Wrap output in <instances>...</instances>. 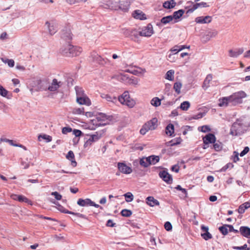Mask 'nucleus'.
<instances>
[{
  "mask_svg": "<svg viewBox=\"0 0 250 250\" xmlns=\"http://www.w3.org/2000/svg\"><path fill=\"white\" fill-rule=\"evenodd\" d=\"M247 95L244 91H239L233 93L229 96L223 97L219 100L218 105L220 107H227L229 105H236L242 104L243 99Z\"/></svg>",
  "mask_w": 250,
  "mask_h": 250,
  "instance_id": "1",
  "label": "nucleus"
},
{
  "mask_svg": "<svg viewBox=\"0 0 250 250\" xmlns=\"http://www.w3.org/2000/svg\"><path fill=\"white\" fill-rule=\"evenodd\" d=\"M82 51V49L80 47L73 46L68 43L61 49V52L63 55L71 57L79 56Z\"/></svg>",
  "mask_w": 250,
  "mask_h": 250,
  "instance_id": "2",
  "label": "nucleus"
},
{
  "mask_svg": "<svg viewBox=\"0 0 250 250\" xmlns=\"http://www.w3.org/2000/svg\"><path fill=\"white\" fill-rule=\"evenodd\" d=\"M112 119L113 117L111 116L107 115L103 113H99L97 114L96 119H93L91 122L96 126H99L109 124Z\"/></svg>",
  "mask_w": 250,
  "mask_h": 250,
  "instance_id": "3",
  "label": "nucleus"
},
{
  "mask_svg": "<svg viewBox=\"0 0 250 250\" xmlns=\"http://www.w3.org/2000/svg\"><path fill=\"white\" fill-rule=\"evenodd\" d=\"M119 101L121 104H125L129 107L132 108L135 105V101L131 99L127 91H125L123 94L119 97Z\"/></svg>",
  "mask_w": 250,
  "mask_h": 250,
  "instance_id": "4",
  "label": "nucleus"
},
{
  "mask_svg": "<svg viewBox=\"0 0 250 250\" xmlns=\"http://www.w3.org/2000/svg\"><path fill=\"white\" fill-rule=\"evenodd\" d=\"M157 122L158 120L156 118H154L147 122L140 129V133L145 135L148 131L155 129L157 126Z\"/></svg>",
  "mask_w": 250,
  "mask_h": 250,
  "instance_id": "5",
  "label": "nucleus"
},
{
  "mask_svg": "<svg viewBox=\"0 0 250 250\" xmlns=\"http://www.w3.org/2000/svg\"><path fill=\"white\" fill-rule=\"evenodd\" d=\"M63 83L59 81L57 79H53L52 81L48 83L47 87L43 88L44 90H48L52 93H56L58 89L62 86Z\"/></svg>",
  "mask_w": 250,
  "mask_h": 250,
  "instance_id": "6",
  "label": "nucleus"
},
{
  "mask_svg": "<svg viewBox=\"0 0 250 250\" xmlns=\"http://www.w3.org/2000/svg\"><path fill=\"white\" fill-rule=\"evenodd\" d=\"M244 132V125L241 121L237 120L233 123L231 129L230 134L232 135H240Z\"/></svg>",
  "mask_w": 250,
  "mask_h": 250,
  "instance_id": "7",
  "label": "nucleus"
},
{
  "mask_svg": "<svg viewBox=\"0 0 250 250\" xmlns=\"http://www.w3.org/2000/svg\"><path fill=\"white\" fill-rule=\"evenodd\" d=\"M187 4H188L186 8H189L188 10L187 11V13H190L193 12L196 9L199 8H203V7H208V5L207 4L206 2H201L199 3H196L195 4L193 3V2L189 1L187 2Z\"/></svg>",
  "mask_w": 250,
  "mask_h": 250,
  "instance_id": "8",
  "label": "nucleus"
},
{
  "mask_svg": "<svg viewBox=\"0 0 250 250\" xmlns=\"http://www.w3.org/2000/svg\"><path fill=\"white\" fill-rule=\"evenodd\" d=\"M77 203L79 206L81 207H84L93 206L95 208H100L101 209L103 208L102 207H100L99 205L96 204L89 198H86L84 199L80 198L78 200Z\"/></svg>",
  "mask_w": 250,
  "mask_h": 250,
  "instance_id": "9",
  "label": "nucleus"
},
{
  "mask_svg": "<svg viewBox=\"0 0 250 250\" xmlns=\"http://www.w3.org/2000/svg\"><path fill=\"white\" fill-rule=\"evenodd\" d=\"M138 33L141 36L150 37L153 34L152 25L151 24H147L146 26L144 27Z\"/></svg>",
  "mask_w": 250,
  "mask_h": 250,
  "instance_id": "10",
  "label": "nucleus"
},
{
  "mask_svg": "<svg viewBox=\"0 0 250 250\" xmlns=\"http://www.w3.org/2000/svg\"><path fill=\"white\" fill-rule=\"evenodd\" d=\"M117 166L119 171L122 173L128 174L132 171L131 168L127 166L125 163H118Z\"/></svg>",
  "mask_w": 250,
  "mask_h": 250,
  "instance_id": "11",
  "label": "nucleus"
},
{
  "mask_svg": "<svg viewBox=\"0 0 250 250\" xmlns=\"http://www.w3.org/2000/svg\"><path fill=\"white\" fill-rule=\"evenodd\" d=\"M104 131L97 132L94 134L91 135L86 142V144L91 145L92 143L99 140L103 136Z\"/></svg>",
  "mask_w": 250,
  "mask_h": 250,
  "instance_id": "12",
  "label": "nucleus"
},
{
  "mask_svg": "<svg viewBox=\"0 0 250 250\" xmlns=\"http://www.w3.org/2000/svg\"><path fill=\"white\" fill-rule=\"evenodd\" d=\"M90 58L92 61L101 65H104L106 61L103 59L96 52H92L91 54Z\"/></svg>",
  "mask_w": 250,
  "mask_h": 250,
  "instance_id": "13",
  "label": "nucleus"
},
{
  "mask_svg": "<svg viewBox=\"0 0 250 250\" xmlns=\"http://www.w3.org/2000/svg\"><path fill=\"white\" fill-rule=\"evenodd\" d=\"M160 177L167 184H171L172 182V178L171 175H170L167 171L163 170L160 172Z\"/></svg>",
  "mask_w": 250,
  "mask_h": 250,
  "instance_id": "14",
  "label": "nucleus"
},
{
  "mask_svg": "<svg viewBox=\"0 0 250 250\" xmlns=\"http://www.w3.org/2000/svg\"><path fill=\"white\" fill-rule=\"evenodd\" d=\"M211 20L212 17L211 16H201L197 17L195 20V21L197 23L204 24L210 23L211 21Z\"/></svg>",
  "mask_w": 250,
  "mask_h": 250,
  "instance_id": "15",
  "label": "nucleus"
},
{
  "mask_svg": "<svg viewBox=\"0 0 250 250\" xmlns=\"http://www.w3.org/2000/svg\"><path fill=\"white\" fill-rule=\"evenodd\" d=\"M77 101L80 104H85L87 105L91 104L90 100L85 95L77 97Z\"/></svg>",
  "mask_w": 250,
  "mask_h": 250,
  "instance_id": "16",
  "label": "nucleus"
},
{
  "mask_svg": "<svg viewBox=\"0 0 250 250\" xmlns=\"http://www.w3.org/2000/svg\"><path fill=\"white\" fill-rule=\"evenodd\" d=\"M203 142L205 144H208L215 143L216 138L214 134L209 133L206 135L203 138Z\"/></svg>",
  "mask_w": 250,
  "mask_h": 250,
  "instance_id": "17",
  "label": "nucleus"
},
{
  "mask_svg": "<svg viewBox=\"0 0 250 250\" xmlns=\"http://www.w3.org/2000/svg\"><path fill=\"white\" fill-rule=\"evenodd\" d=\"M185 11L183 9H180L177 11H175L172 15H171L173 21V23H175L178 21V20L184 14Z\"/></svg>",
  "mask_w": 250,
  "mask_h": 250,
  "instance_id": "18",
  "label": "nucleus"
},
{
  "mask_svg": "<svg viewBox=\"0 0 250 250\" xmlns=\"http://www.w3.org/2000/svg\"><path fill=\"white\" fill-rule=\"evenodd\" d=\"M45 24L47 25L48 32L50 35H53L57 32V26L56 23L47 21Z\"/></svg>",
  "mask_w": 250,
  "mask_h": 250,
  "instance_id": "19",
  "label": "nucleus"
},
{
  "mask_svg": "<svg viewBox=\"0 0 250 250\" xmlns=\"http://www.w3.org/2000/svg\"><path fill=\"white\" fill-rule=\"evenodd\" d=\"M239 232L241 235L247 238H250V228L246 226L240 228Z\"/></svg>",
  "mask_w": 250,
  "mask_h": 250,
  "instance_id": "20",
  "label": "nucleus"
},
{
  "mask_svg": "<svg viewBox=\"0 0 250 250\" xmlns=\"http://www.w3.org/2000/svg\"><path fill=\"white\" fill-rule=\"evenodd\" d=\"M201 229L205 232V233H202L201 236L202 237L206 240H208L212 238L211 234L208 231V227H206L205 226H201Z\"/></svg>",
  "mask_w": 250,
  "mask_h": 250,
  "instance_id": "21",
  "label": "nucleus"
},
{
  "mask_svg": "<svg viewBox=\"0 0 250 250\" xmlns=\"http://www.w3.org/2000/svg\"><path fill=\"white\" fill-rule=\"evenodd\" d=\"M129 5L130 2L127 0H125L119 1V5L118 6L120 10L126 12L128 10Z\"/></svg>",
  "mask_w": 250,
  "mask_h": 250,
  "instance_id": "22",
  "label": "nucleus"
},
{
  "mask_svg": "<svg viewBox=\"0 0 250 250\" xmlns=\"http://www.w3.org/2000/svg\"><path fill=\"white\" fill-rule=\"evenodd\" d=\"M212 80V75L211 74H208L205 78L203 84V88L204 89H207L210 86V83Z\"/></svg>",
  "mask_w": 250,
  "mask_h": 250,
  "instance_id": "23",
  "label": "nucleus"
},
{
  "mask_svg": "<svg viewBox=\"0 0 250 250\" xmlns=\"http://www.w3.org/2000/svg\"><path fill=\"white\" fill-rule=\"evenodd\" d=\"M146 203L151 207L157 206L159 205V202L158 200L154 199L153 197L149 196L146 198Z\"/></svg>",
  "mask_w": 250,
  "mask_h": 250,
  "instance_id": "24",
  "label": "nucleus"
},
{
  "mask_svg": "<svg viewBox=\"0 0 250 250\" xmlns=\"http://www.w3.org/2000/svg\"><path fill=\"white\" fill-rule=\"evenodd\" d=\"M133 16L134 18L139 20L146 19V15L140 10H136L133 13Z\"/></svg>",
  "mask_w": 250,
  "mask_h": 250,
  "instance_id": "25",
  "label": "nucleus"
},
{
  "mask_svg": "<svg viewBox=\"0 0 250 250\" xmlns=\"http://www.w3.org/2000/svg\"><path fill=\"white\" fill-rule=\"evenodd\" d=\"M66 158L71 161V165L73 167H75L77 166V162L74 159V154L72 151L70 150L69 151L67 154L66 155Z\"/></svg>",
  "mask_w": 250,
  "mask_h": 250,
  "instance_id": "26",
  "label": "nucleus"
},
{
  "mask_svg": "<svg viewBox=\"0 0 250 250\" xmlns=\"http://www.w3.org/2000/svg\"><path fill=\"white\" fill-rule=\"evenodd\" d=\"M176 4V3L174 0H170L169 1H166L163 3V7L166 9H171L174 8Z\"/></svg>",
  "mask_w": 250,
  "mask_h": 250,
  "instance_id": "27",
  "label": "nucleus"
},
{
  "mask_svg": "<svg viewBox=\"0 0 250 250\" xmlns=\"http://www.w3.org/2000/svg\"><path fill=\"white\" fill-rule=\"evenodd\" d=\"M149 165H154L160 160V157L157 155H151L148 157Z\"/></svg>",
  "mask_w": 250,
  "mask_h": 250,
  "instance_id": "28",
  "label": "nucleus"
},
{
  "mask_svg": "<svg viewBox=\"0 0 250 250\" xmlns=\"http://www.w3.org/2000/svg\"><path fill=\"white\" fill-rule=\"evenodd\" d=\"M243 52V49L242 48H239L235 51L232 50H230L229 51V55L231 57H237L239 55L242 54Z\"/></svg>",
  "mask_w": 250,
  "mask_h": 250,
  "instance_id": "29",
  "label": "nucleus"
},
{
  "mask_svg": "<svg viewBox=\"0 0 250 250\" xmlns=\"http://www.w3.org/2000/svg\"><path fill=\"white\" fill-rule=\"evenodd\" d=\"M174 70L172 69H170L167 71L165 76V78L166 80H167L170 81H172L174 80Z\"/></svg>",
  "mask_w": 250,
  "mask_h": 250,
  "instance_id": "30",
  "label": "nucleus"
},
{
  "mask_svg": "<svg viewBox=\"0 0 250 250\" xmlns=\"http://www.w3.org/2000/svg\"><path fill=\"white\" fill-rule=\"evenodd\" d=\"M148 157H144L140 159L139 164L144 167H147L149 165Z\"/></svg>",
  "mask_w": 250,
  "mask_h": 250,
  "instance_id": "31",
  "label": "nucleus"
},
{
  "mask_svg": "<svg viewBox=\"0 0 250 250\" xmlns=\"http://www.w3.org/2000/svg\"><path fill=\"white\" fill-rule=\"evenodd\" d=\"M218 34L217 31L213 30L209 31L208 34L204 37L206 38V42L209 41L210 38L216 37Z\"/></svg>",
  "mask_w": 250,
  "mask_h": 250,
  "instance_id": "32",
  "label": "nucleus"
},
{
  "mask_svg": "<svg viewBox=\"0 0 250 250\" xmlns=\"http://www.w3.org/2000/svg\"><path fill=\"white\" fill-rule=\"evenodd\" d=\"M161 23L164 24H166L167 23H171L173 24V21L171 16H167L166 17H164L161 20Z\"/></svg>",
  "mask_w": 250,
  "mask_h": 250,
  "instance_id": "33",
  "label": "nucleus"
},
{
  "mask_svg": "<svg viewBox=\"0 0 250 250\" xmlns=\"http://www.w3.org/2000/svg\"><path fill=\"white\" fill-rule=\"evenodd\" d=\"M182 87V83L180 82H177L174 83L173 89L177 94L181 93V89Z\"/></svg>",
  "mask_w": 250,
  "mask_h": 250,
  "instance_id": "34",
  "label": "nucleus"
},
{
  "mask_svg": "<svg viewBox=\"0 0 250 250\" xmlns=\"http://www.w3.org/2000/svg\"><path fill=\"white\" fill-rule=\"evenodd\" d=\"M1 60L4 63H7L10 67H13L15 65V62L13 59L1 58Z\"/></svg>",
  "mask_w": 250,
  "mask_h": 250,
  "instance_id": "35",
  "label": "nucleus"
},
{
  "mask_svg": "<svg viewBox=\"0 0 250 250\" xmlns=\"http://www.w3.org/2000/svg\"><path fill=\"white\" fill-rule=\"evenodd\" d=\"M166 133L167 135L171 136L174 133V126L170 124L167 125L166 128Z\"/></svg>",
  "mask_w": 250,
  "mask_h": 250,
  "instance_id": "36",
  "label": "nucleus"
},
{
  "mask_svg": "<svg viewBox=\"0 0 250 250\" xmlns=\"http://www.w3.org/2000/svg\"><path fill=\"white\" fill-rule=\"evenodd\" d=\"M62 37L66 39L70 40L72 38V34L69 30H67L65 31H63L62 33Z\"/></svg>",
  "mask_w": 250,
  "mask_h": 250,
  "instance_id": "37",
  "label": "nucleus"
},
{
  "mask_svg": "<svg viewBox=\"0 0 250 250\" xmlns=\"http://www.w3.org/2000/svg\"><path fill=\"white\" fill-rule=\"evenodd\" d=\"M190 105V104L189 102L185 101L181 104L180 108L184 111H187L189 108Z\"/></svg>",
  "mask_w": 250,
  "mask_h": 250,
  "instance_id": "38",
  "label": "nucleus"
},
{
  "mask_svg": "<svg viewBox=\"0 0 250 250\" xmlns=\"http://www.w3.org/2000/svg\"><path fill=\"white\" fill-rule=\"evenodd\" d=\"M151 104L155 107L161 105V100L158 97H154L151 100Z\"/></svg>",
  "mask_w": 250,
  "mask_h": 250,
  "instance_id": "39",
  "label": "nucleus"
},
{
  "mask_svg": "<svg viewBox=\"0 0 250 250\" xmlns=\"http://www.w3.org/2000/svg\"><path fill=\"white\" fill-rule=\"evenodd\" d=\"M41 139L45 140L46 142H50L52 141V137L46 134H41L38 136V140L41 141Z\"/></svg>",
  "mask_w": 250,
  "mask_h": 250,
  "instance_id": "40",
  "label": "nucleus"
},
{
  "mask_svg": "<svg viewBox=\"0 0 250 250\" xmlns=\"http://www.w3.org/2000/svg\"><path fill=\"white\" fill-rule=\"evenodd\" d=\"M18 201L20 202H25L31 205H32V202L30 200H29L28 198H27L25 196L22 195H19V197Z\"/></svg>",
  "mask_w": 250,
  "mask_h": 250,
  "instance_id": "41",
  "label": "nucleus"
},
{
  "mask_svg": "<svg viewBox=\"0 0 250 250\" xmlns=\"http://www.w3.org/2000/svg\"><path fill=\"white\" fill-rule=\"evenodd\" d=\"M227 226L229 225H225L223 226L219 227V229L220 231L223 234L226 235L228 234L229 230V227Z\"/></svg>",
  "mask_w": 250,
  "mask_h": 250,
  "instance_id": "42",
  "label": "nucleus"
},
{
  "mask_svg": "<svg viewBox=\"0 0 250 250\" xmlns=\"http://www.w3.org/2000/svg\"><path fill=\"white\" fill-rule=\"evenodd\" d=\"M101 97L103 99H105L108 102H114L116 101V98L115 97H111L108 94H102Z\"/></svg>",
  "mask_w": 250,
  "mask_h": 250,
  "instance_id": "43",
  "label": "nucleus"
},
{
  "mask_svg": "<svg viewBox=\"0 0 250 250\" xmlns=\"http://www.w3.org/2000/svg\"><path fill=\"white\" fill-rule=\"evenodd\" d=\"M124 196H125V201L127 202H131L134 199V196L131 192H127L125 194Z\"/></svg>",
  "mask_w": 250,
  "mask_h": 250,
  "instance_id": "44",
  "label": "nucleus"
},
{
  "mask_svg": "<svg viewBox=\"0 0 250 250\" xmlns=\"http://www.w3.org/2000/svg\"><path fill=\"white\" fill-rule=\"evenodd\" d=\"M222 147L223 145L221 142L219 141H215V143H214L213 148L216 151H218L221 150L222 149Z\"/></svg>",
  "mask_w": 250,
  "mask_h": 250,
  "instance_id": "45",
  "label": "nucleus"
},
{
  "mask_svg": "<svg viewBox=\"0 0 250 250\" xmlns=\"http://www.w3.org/2000/svg\"><path fill=\"white\" fill-rule=\"evenodd\" d=\"M74 114H82L84 113L83 108H74L72 111Z\"/></svg>",
  "mask_w": 250,
  "mask_h": 250,
  "instance_id": "46",
  "label": "nucleus"
},
{
  "mask_svg": "<svg viewBox=\"0 0 250 250\" xmlns=\"http://www.w3.org/2000/svg\"><path fill=\"white\" fill-rule=\"evenodd\" d=\"M121 213L123 216L129 217L131 215L132 212L130 210L124 209L121 211Z\"/></svg>",
  "mask_w": 250,
  "mask_h": 250,
  "instance_id": "47",
  "label": "nucleus"
},
{
  "mask_svg": "<svg viewBox=\"0 0 250 250\" xmlns=\"http://www.w3.org/2000/svg\"><path fill=\"white\" fill-rule=\"evenodd\" d=\"M182 139L180 138H177L172 140L170 142V146H174L181 143Z\"/></svg>",
  "mask_w": 250,
  "mask_h": 250,
  "instance_id": "48",
  "label": "nucleus"
},
{
  "mask_svg": "<svg viewBox=\"0 0 250 250\" xmlns=\"http://www.w3.org/2000/svg\"><path fill=\"white\" fill-rule=\"evenodd\" d=\"M75 90L76 92L77 97L85 95L84 91L82 88L76 86L75 87Z\"/></svg>",
  "mask_w": 250,
  "mask_h": 250,
  "instance_id": "49",
  "label": "nucleus"
},
{
  "mask_svg": "<svg viewBox=\"0 0 250 250\" xmlns=\"http://www.w3.org/2000/svg\"><path fill=\"white\" fill-rule=\"evenodd\" d=\"M233 167V165L232 163H229L226 164L225 166H224L220 170V172H225L228 168H231Z\"/></svg>",
  "mask_w": 250,
  "mask_h": 250,
  "instance_id": "50",
  "label": "nucleus"
},
{
  "mask_svg": "<svg viewBox=\"0 0 250 250\" xmlns=\"http://www.w3.org/2000/svg\"><path fill=\"white\" fill-rule=\"evenodd\" d=\"M87 0H66L67 3L70 4H75L80 2H85Z\"/></svg>",
  "mask_w": 250,
  "mask_h": 250,
  "instance_id": "51",
  "label": "nucleus"
},
{
  "mask_svg": "<svg viewBox=\"0 0 250 250\" xmlns=\"http://www.w3.org/2000/svg\"><path fill=\"white\" fill-rule=\"evenodd\" d=\"M8 91L3 86L0 85V95L3 97H6Z\"/></svg>",
  "mask_w": 250,
  "mask_h": 250,
  "instance_id": "52",
  "label": "nucleus"
},
{
  "mask_svg": "<svg viewBox=\"0 0 250 250\" xmlns=\"http://www.w3.org/2000/svg\"><path fill=\"white\" fill-rule=\"evenodd\" d=\"M51 195L53 196L57 200H60L62 199V195L57 191L52 192Z\"/></svg>",
  "mask_w": 250,
  "mask_h": 250,
  "instance_id": "53",
  "label": "nucleus"
},
{
  "mask_svg": "<svg viewBox=\"0 0 250 250\" xmlns=\"http://www.w3.org/2000/svg\"><path fill=\"white\" fill-rule=\"evenodd\" d=\"M0 140H1V141L9 143L10 145L13 146H19L20 147H21V146H22L21 145L19 146L17 144H14L13 141L11 140H9L7 139H1Z\"/></svg>",
  "mask_w": 250,
  "mask_h": 250,
  "instance_id": "54",
  "label": "nucleus"
},
{
  "mask_svg": "<svg viewBox=\"0 0 250 250\" xmlns=\"http://www.w3.org/2000/svg\"><path fill=\"white\" fill-rule=\"evenodd\" d=\"M120 79L124 82H128L130 81L128 79V77L125 74H121L120 75Z\"/></svg>",
  "mask_w": 250,
  "mask_h": 250,
  "instance_id": "55",
  "label": "nucleus"
},
{
  "mask_svg": "<svg viewBox=\"0 0 250 250\" xmlns=\"http://www.w3.org/2000/svg\"><path fill=\"white\" fill-rule=\"evenodd\" d=\"M165 229L167 231H170L172 229V225L169 222H167L165 223L164 225Z\"/></svg>",
  "mask_w": 250,
  "mask_h": 250,
  "instance_id": "56",
  "label": "nucleus"
},
{
  "mask_svg": "<svg viewBox=\"0 0 250 250\" xmlns=\"http://www.w3.org/2000/svg\"><path fill=\"white\" fill-rule=\"evenodd\" d=\"M239 154L236 151H234L233 152V161L234 162L236 163V162L238 161L239 160V158L238 157Z\"/></svg>",
  "mask_w": 250,
  "mask_h": 250,
  "instance_id": "57",
  "label": "nucleus"
},
{
  "mask_svg": "<svg viewBox=\"0 0 250 250\" xmlns=\"http://www.w3.org/2000/svg\"><path fill=\"white\" fill-rule=\"evenodd\" d=\"M200 128H201V130H200L203 132H207L210 131V128L208 125H203Z\"/></svg>",
  "mask_w": 250,
  "mask_h": 250,
  "instance_id": "58",
  "label": "nucleus"
},
{
  "mask_svg": "<svg viewBox=\"0 0 250 250\" xmlns=\"http://www.w3.org/2000/svg\"><path fill=\"white\" fill-rule=\"evenodd\" d=\"M249 151V148L248 146H246L244 148L243 151L240 154V156L241 157H243Z\"/></svg>",
  "mask_w": 250,
  "mask_h": 250,
  "instance_id": "59",
  "label": "nucleus"
},
{
  "mask_svg": "<svg viewBox=\"0 0 250 250\" xmlns=\"http://www.w3.org/2000/svg\"><path fill=\"white\" fill-rule=\"evenodd\" d=\"M119 5V2H114L112 3V5L111 6V8L113 10H117L120 9V8L118 7V5Z\"/></svg>",
  "mask_w": 250,
  "mask_h": 250,
  "instance_id": "60",
  "label": "nucleus"
},
{
  "mask_svg": "<svg viewBox=\"0 0 250 250\" xmlns=\"http://www.w3.org/2000/svg\"><path fill=\"white\" fill-rule=\"evenodd\" d=\"M180 51H181V49L179 47V45H176L171 49V51L173 52H175V54L177 53L178 52H179Z\"/></svg>",
  "mask_w": 250,
  "mask_h": 250,
  "instance_id": "61",
  "label": "nucleus"
},
{
  "mask_svg": "<svg viewBox=\"0 0 250 250\" xmlns=\"http://www.w3.org/2000/svg\"><path fill=\"white\" fill-rule=\"evenodd\" d=\"M73 215H75L79 218H83V219H87V217L84 215V214H81V213H77V212H74V214H73Z\"/></svg>",
  "mask_w": 250,
  "mask_h": 250,
  "instance_id": "62",
  "label": "nucleus"
},
{
  "mask_svg": "<svg viewBox=\"0 0 250 250\" xmlns=\"http://www.w3.org/2000/svg\"><path fill=\"white\" fill-rule=\"evenodd\" d=\"M73 134L76 137H79L82 134V131H80V130H78V129H74L73 131Z\"/></svg>",
  "mask_w": 250,
  "mask_h": 250,
  "instance_id": "63",
  "label": "nucleus"
},
{
  "mask_svg": "<svg viewBox=\"0 0 250 250\" xmlns=\"http://www.w3.org/2000/svg\"><path fill=\"white\" fill-rule=\"evenodd\" d=\"M72 131V129L70 127H64L62 129V132L63 134H66L68 132H70Z\"/></svg>",
  "mask_w": 250,
  "mask_h": 250,
  "instance_id": "64",
  "label": "nucleus"
}]
</instances>
